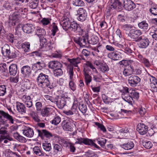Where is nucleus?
Masks as SVG:
<instances>
[{"label": "nucleus", "mask_w": 157, "mask_h": 157, "mask_svg": "<svg viewBox=\"0 0 157 157\" xmlns=\"http://www.w3.org/2000/svg\"><path fill=\"white\" fill-rule=\"evenodd\" d=\"M2 53L3 55L5 57H8L9 56V54L10 53V48L7 44H5L2 48Z\"/></svg>", "instance_id": "obj_26"}, {"label": "nucleus", "mask_w": 157, "mask_h": 157, "mask_svg": "<svg viewBox=\"0 0 157 157\" xmlns=\"http://www.w3.org/2000/svg\"><path fill=\"white\" fill-rule=\"evenodd\" d=\"M138 25L139 28L143 29H147L148 28V24L145 21H143L139 23Z\"/></svg>", "instance_id": "obj_44"}, {"label": "nucleus", "mask_w": 157, "mask_h": 157, "mask_svg": "<svg viewBox=\"0 0 157 157\" xmlns=\"http://www.w3.org/2000/svg\"><path fill=\"white\" fill-rule=\"evenodd\" d=\"M86 40V38L85 37L80 36L75 38L74 41L75 43L79 44L81 47H83L88 44V40Z\"/></svg>", "instance_id": "obj_15"}, {"label": "nucleus", "mask_w": 157, "mask_h": 157, "mask_svg": "<svg viewBox=\"0 0 157 157\" xmlns=\"http://www.w3.org/2000/svg\"><path fill=\"white\" fill-rule=\"evenodd\" d=\"M133 70L129 67H126L123 71V75L125 76L131 75L133 73Z\"/></svg>", "instance_id": "obj_39"}, {"label": "nucleus", "mask_w": 157, "mask_h": 157, "mask_svg": "<svg viewBox=\"0 0 157 157\" xmlns=\"http://www.w3.org/2000/svg\"><path fill=\"white\" fill-rule=\"evenodd\" d=\"M19 16L16 13H13L11 17H10L11 20L10 22L12 23V25H16L17 23L18 22Z\"/></svg>", "instance_id": "obj_36"}, {"label": "nucleus", "mask_w": 157, "mask_h": 157, "mask_svg": "<svg viewBox=\"0 0 157 157\" xmlns=\"http://www.w3.org/2000/svg\"><path fill=\"white\" fill-rule=\"evenodd\" d=\"M95 124L98 128H100V130L104 132L106 131V128L103 124L97 122H95Z\"/></svg>", "instance_id": "obj_59"}, {"label": "nucleus", "mask_w": 157, "mask_h": 157, "mask_svg": "<svg viewBox=\"0 0 157 157\" xmlns=\"http://www.w3.org/2000/svg\"><path fill=\"white\" fill-rule=\"evenodd\" d=\"M131 96L130 93L128 94L122 95L121 96L122 98L124 101L132 105L134 103V101Z\"/></svg>", "instance_id": "obj_29"}, {"label": "nucleus", "mask_w": 157, "mask_h": 157, "mask_svg": "<svg viewBox=\"0 0 157 157\" xmlns=\"http://www.w3.org/2000/svg\"><path fill=\"white\" fill-rule=\"evenodd\" d=\"M124 5L125 9L128 11L132 10L136 7L135 4L131 0H124Z\"/></svg>", "instance_id": "obj_16"}, {"label": "nucleus", "mask_w": 157, "mask_h": 157, "mask_svg": "<svg viewBox=\"0 0 157 157\" xmlns=\"http://www.w3.org/2000/svg\"><path fill=\"white\" fill-rule=\"evenodd\" d=\"M121 142L123 144L121 145L120 146L125 150H130L134 147V144L131 140L124 139L122 140Z\"/></svg>", "instance_id": "obj_8"}, {"label": "nucleus", "mask_w": 157, "mask_h": 157, "mask_svg": "<svg viewBox=\"0 0 157 157\" xmlns=\"http://www.w3.org/2000/svg\"><path fill=\"white\" fill-rule=\"evenodd\" d=\"M6 88L5 85H1L0 86V96H3L6 93Z\"/></svg>", "instance_id": "obj_53"}, {"label": "nucleus", "mask_w": 157, "mask_h": 157, "mask_svg": "<svg viewBox=\"0 0 157 157\" xmlns=\"http://www.w3.org/2000/svg\"><path fill=\"white\" fill-rule=\"evenodd\" d=\"M51 109L46 107L41 110L40 114L43 117H47L50 114Z\"/></svg>", "instance_id": "obj_38"}, {"label": "nucleus", "mask_w": 157, "mask_h": 157, "mask_svg": "<svg viewBox=\"0 0 157 157\" xmlns=\"http://www.w3.org/2000/svg\"><path fill=\"white\" fill-rule=\"evenodd\" d=\"M127 63L128 67L133 70L140 65V64L138 62L133 59L127 60Z\"/></svg>", "instance_id": "obj_24"}, {"label": "nucleus", "mask_w": 157, "mask_h": 157, "mask_svg": "<svg viewBox=\"0 0 157 157\" xmlns=\"http://www.w3.org/2000/svg\"><path fill=\"white\" fill-rule=\"evenodd\" d=\"M70 30L76 33H82L83 31V27L79 24L74 21L71 22Z\"/></svg>", "instance_id": "obj_12"}, {"label": "nucleus", "mask_w": 157, "mask_h": 157, "mask_svg": "<svg viewBox=\"0 0 157 157\" xmlns=\"http://www.w3.org/2000/svg\"><path fill=\"white\" fill-rule=\"evenodd\" d=\"M33 151L34 154L38 156H43L45 154V153L41 150L40 147L38 146L34 147L33 148Z\"/></svg>", "instance_id": "obj_33"}, {"label": "nucleus", "mask_w": 157, "mask_h": 157, "mask_svg": "<svg viewBox=\"0 0 157 157\" xmlns=\"http://www.w3.org/2000/svg\"><path fill=\"white\" fill-rule=\"evenodd\" d=\"M79 110L83 113H86L87 110L86 105H85L82 104L79 107Z\"/></svg>", "instance_id": "obj_60"}, {"label": "nucleus", "mask_w": 157, "mask_h": 157, "mask_svg": "<svg viewBox=\"0 0 157 157\" xmlns=\"http://www.w3.org/2000/svg\"><path fill=\"white\" fill-rule=\"evenodd\" d=\"M143 145L144 147L147 149H150L151 147L152 146V144L151 142L150 141H144L143 142Z\"/></svg>", "instance_id": "obj_50"}, {"label": "nucleus", "mask_w": 157, "mask_h": 157, "mask_svg": "<svg viewBox=\"0 0 157 157\" xmlns=\"http://www.w3.org/2000/svg\"><path fill=\"white\" fill-rule=\"evenodd\" d=\"M99 69L103 72L108 71L109 70V68L108 65L105 63L103 64L102 63Z\"/></svg>", "instance_id": "obj_48"}, {"label": "nucleus", "mask_w": 157, "mask_h": 157, "mask_svg": "<svg viewBox=\"0 0 157 157\" xmlns=\"http://www.w3.org/2000/svg\"><path fill=\"white\" fill-rule=\"evenodd\" d=\"M21 72L24 77H29L31 73V68L28 65L23 66L21 69Z\"/></svg>", "instance_id": "obj_17"}, {"label": "nucleus", "mask_w": 157, "mask_h": 157, "mask_svg": "<svg viewBox=\"0 0 157 157\" xmlns=\"http://www.w3.org/2000/svg\"><path fill=\"white\" fill-rule=\"evenodd\" d=\"M3 117L5 118L6 119L9 121V122L13 124L14 123V119L13 117L9 115L8 113L5 112L3 111V112L2 113V115Z\"/></svg>", "instance_id": "obj_37"}, {"label": "nucleus", "mask_w": 157, "mask_h": 157, "mask_svg": "<svg viewBox=\"0 0 157 157\" xmlns=\"http://www.w3.org/2000/svg\"><path fill=\"white\" fill-rule=\"evenodd\" d=\"M36 33L38 36H40V37L41 36L45 35L46 32L45 30L43 28L38 27L36 29Z\"/></svg>", "instance_id": "obj_40"}, {"label": "nucleus", "mask_w": 157, "mask_h": 157, "mask_svg": "<svg viewBox=\"0 0 157 157\" xmlns=\"http://www.w3.org/2000/svg\"><path fill=\"white\" fill-rule=\"evenodd\" d=\"M78 17L77 18L81 22L84 21L86 19L87 13L86 10L82 8H79L77 11Z\"/></svg>", "instance_id": "obj_9"}, {"label": "nucleus", "mask_w": 157, "mask_h": 157, "mask_svg": "<svg viewBox=\"0 0 157 157\" xmlns=\"http://www.w3.org/2000/svg\"><path fill=\"white\" fill-rule=\"evenodd\" d=\"M87 65L88 67H90L91 69L93 71L95 72L96 74H98V72L97 71L96 69L94 66L93 64L89 62H88L87 63Z\"/></svg>", "instance_id": "obj_61"}, {"label": "nucleus", "mask_w": 157, "mask_h": 157, "mask_svg": "<svg viewBox=\"0 0 157 157\" xmlns=\"http://www.w3.org/2000/svg\"><path fill=\"white\" fill-rule=\"evenodd\" d=\"M36 131L38 133V136L40 137L42 140L44 139L45 137L50 139L51 137L54 136L55 135L54 134L53 135L46 129H36Z\"/></svg>", "instance_id": "obj_6"}, {"label": "nucleus", "mask_w": 157, "mask_h": 157, "mask_svg": "<svg viewBox=\"0 0 157 157\" xmlns=\"http://www.w3.org/2000/svg\"><path fill=\"white\" fill-rule=\"evenodd\" d=\"M42 147L44 150L47 151H49L51 149V144L50 143H43Z\"/></svg>", "instance_id": "obj_52"}, {"label": "nucleus", "mask_w": 157, "mask_h": 157, "mask_svg": "<svg viewBox=\"0 0 157 157\" xmlns=\"http://www.w3.org/2000/svg\"><path fill=\"white\" fill-rule=\"evenodd\" d=\"M39 0H31L29 2V6L32 9H34L37 7Z\"/></svg>", "instance_id": "obj_43"}, {"label": "nucleus", "mask_w": 157, "mask_h": 157, "mask_svg": "<svg viewBox=\"0 0 157 157\" xmlns=\"http://www.w3.org/2000/svg\"><path fill=\"white\" fill-rule=\"evenodd\" d=\"M147 129V127L143 123H140L137 125L136 130L141 135L145 134Z\"/></svg>", "instance_id": "obj_18"}, {"label": "nucleus", "mask_w": 157, "mask_h": 157, "mask_svg": "<svg viewBox=\"0 0 157 157\" xmlns=\"http://www.w3.org/2000/svg\"><path fill=\"white\" fill-rule=\"evenodd\" d=\"M88 71L87 70H84L83 71V74L85 77L86 84L88 85L92 81V77L89 75Z\"/></svg>", "instance_id": "obj_35"}, {"label": "nucleus", "mask_w": 157, "mask_h": 157, "mask_svg": "<svg viewBox=\"0 0 157 157\" xmlns=\"http://www.w3.org/2000/svg\"><path fill=\"white\" fill-rule=\"evenodd\" d=\"M117 6H118V8L119 7L121 8L122 7L121 3L118 0H111L110 3V8L111 9H115Z\"/></svg>", "instance_id": "obj_31"}, {"label": "nucleus", "mask_w": 157, "mask_h": 157, "mask_svg": "<svg viewBox=\"0 0 157 157\" xmlns=\"http://www.w3.org/2000/svg\"><path fill=\"white\" fill-rule=\"evenodd\" d=\"M51 51V49L49 45H46L43 46L39 50L32 52L33 56H36L44 57L45 55H48V52Z\"/></svg>", "instance_id": "obj_3"}, {"label": "nucleus", "mask_w": 157, "mask_h": 157, "mask_svg": "<svg viewBox=\"0 0 157 157\" xmlns=\"http://www.w3.org/2000/svg\"><path fill=\"white\" fill-rule=\"evenodd\" d=\"M137 57L140 61L143 63L145 67H149L151 66V64L149 60L147 59L144 57L142 55L139 54L137 56Z\"/></svg>", "instance_id": "obj_27"}, {"label": "nucleus", "mask_w": 157, "mask_h": 157, "mask_svg": "<svg viewBox=\"0 0 157 157\" xmlns=\"http://www.w3.org/2000/svg\"><path fill=\"white\" fill-rule=\"evenodd\" d=\"M83 143L86 145H91L94 146L97 148L100 149V147L94 143V141L91 139L87 138H80L76 139L75 144H81Z\"/></svg>", "instance_id": "obj_4"}, {"label": "nucleus", "mask_w": 157, "mask_h": 157, "mask_svg": "<svg viewBox=\"0 0 157 157\" xmlns=\"http://www.w3.org/2000/svg\"><path fill=\"white\" fill-rule=\"evenodd\" d=\"M17 71V65L16 64H12L9 67V73L10 75L15 76Z\"/></svg>", "instance_id": "obj_30"}, {"label": "nucleus", "mask_w": 157, "mask_h": 157, "mask_svg": "<svg viewBox=\"0 0 157 157\" xmlns=\"http://www.w3.org/2000/svg\"><path fill=\"white\" fill-rule=\"evenodd\" d=\"M39 112H36L34 111H32L30 114V115L32 119L35 122H39L40 121V117L39 115Z\"/></svg>", "instance_id": "obj_34"}, {"label": "nucleus", "mask_w": 157, "mask_h": 157, "mask_svg": "<svg viewBox=\"0 0 157 157\" xmlns=\"http://www.w3.org/2000/svg\"><path fill=\"white\" fill-rule=\"evenodd\" d=\"M13 136L15 139L20 142L25 143L26 142V138L20 135L18 132L14 133Z\"/></svg>", "instance_id": "obj_32"}, {"label": "nucleus", "mask_w": 157, "mask_h": 157, "mask_svg": "<svg viewBox=\"0 0 157 157\" xmlns=\"http://www.w3.org/2000/svg\"><path fill=\"white\" fill-rule=\"evenodd\" d=\"M108 57L114 61L118 60L121 59V55L119 53L115 52H112L109 53L107 55Z\"/></svg>", "instance_id": "obj_21"}, {"label": "nucleus", "mask_w": 157, "mask_h": 157, "mask_svg": "<svg viewBox=\"0 0 157 157\" xmlns=\"http://www.w3.org/2000/svg\"><path fill=\"white\" fill-rule=\"evenodd\" d=\"M35 27L31 24L24 25L22 27L23 31L26 33H29L33 31Z\"/></svg>", "instance_id": "obj_23"}, {"label": "nucleus", "mask_w": 157, "mask_h": 157, "mask_svg": "<svg viewBox=\"0 0 157 157\" xmlns=\"http://www.w3.org/2000/svg\"><path fill=\"white\" fill-rule=\"evenodd\" d=\"M21 99L27 107L30 108L32 106V100L29 95H23L21 96Z\"/></svg>", "instance_id": "obj_14"}, {"label": "nucleus", "mask_w": 157, "mask_h": 157, "mask_svg": "<svg viewBox=\"0 0 157 157\" xmlns=\"http://www.w3.org/2000/svg\"><path fill=\"white\" fill-rule=\"evenodd\" d=\"M131 90H130L129 92V89L128 87H124L123 90L121 91L122 93V95H124V94H128L129 93H130V92H131Z\"/></svg>", "instance_id": "obj_62"}, {"label": "nucleus", "mask_w": 157, "mask_h": 157, "mask_svg": "<svg viewBox=\"0 0 157 157\" xmlns=\"http://www.w3.org/2000/svg\"><path fill=\"white\" fill-rule=\"evenodd\" d=\"M66 98L64 97H61L57 99L56 104L59 109H62L66 105Z\"/></svg>", "instance_id": "obj_20"}, {"label": "nucleus", "mask_w": 157, "mask_h": 157, "mask_svg": "<svg viewBox=\"0 0 157 157\" xmlns=\"http://www.w3.org/2000/svg\"><path fill=\"white\" fill-rule=\"evenodd\" d=\"M142 32L138 29H131L128 34V36L131 38L137 40L142 34Z\"/></svg>", "instance_id": "obj_10"}, {"label": "nucleus", "mask_w": 157, "mask_h": 157, "mask_svg": "<svg viewBox=\"0 0 157 157\" xmlns=\"http://www.w3.org/2000/svg\"><path fill=\"white\" fill-rule=\"evenodd\" d=\"M61 121V117L59 116L56 115L53 120L52 121L51 123L52 124L55 125H57L59 124Z\"/></svg>", "instance_id": "obj_42"}, {"label": "nucleus", "mask_w": 157, "mask_h": 157, "mask_svg": "<svg viewBox=\"0 0 157 157\" xmlns=\"http://www.w3.org/2000/svg\"><path fill=\"white\" fill-rule=\"evenodd\" d=\"M62 19V20L60 22V23L63 29L66 31L69 29L71 24L69 18L67 16H64Z\"/></svg>", "instance_id": "obj_11"}, {"label": "nucleus", "mask_w": 157, "mask_h": 157, "mask_svg": "<svg viewBox=\"0 0 157 157\" xmlns=\"http://www.w3.org/2000/svg\"><path fill=\"white\" fill-rule=\"evenodd\" d=\"M136 42H139L138 44L139 47L141 48H145L149 45L150 41L148 39L144 37V36H141L139 37L137 40H136Z\"/></svg>", "instance_id": "obj_5"}, {"label": "nucleus", "mask_w": 157, "mask_h": 157, "mask_svg": "<svg viewBox=\"0 0 157 157\" xmlns=\"http://www.w3.org/2000/svg\"><path fill=\"white\" fill-rule=\"evenodd\" d=\"M151 90L153 92H157V83L151 85Z\"/></svg>", "instance_id": "obj_64"}, {"label": "nucleus", "mask_w": 157, "mask_h": 157, "mask_svg": "<svg viewBox=\"0 0 157 157\" xmlns=\"http://www.w3.org/2000/svg\"><path fill=\"white\" fill-rule=\"evenodd\" d=\"M84 3L81 0H75L73 5L76 6H83Z\"/></svg>", "instance_id": "obj_58"}, {"label": "nucleus", "mask_w": 157, "mask_h": 157, "mask_svg": "<svg viewBox=\"0 0 157 157\" xmlns=\"http://www.w3.org/2000/svg\"><path fill=\"white\" fill-rule=\"evenodd\" d=\"M36 80L38 86L42 88H46L48 87L52 89L53 87L50 85L49 76L43 73H41L39 74Z\"/></svg>", "instance_id": "obj_1"}, {"label": "nucleus", "mask_w": 157, "mask_h": 157, "mask_svg": "<svg viewBox=\"0 0 157 157\" xmlns=\"http://www.w3.org/2000/svg\"><path fill=\"white\" fill-rule=\"evenodd\" d=\"M130 95L133 98L138 99L139 98V93L136 92L135 90H131L130 92Z\"/></svg>", "instance_id": "obj_47"}, {"label": "nucleus", "mask_w": 157, "mask_h": 157, "mask_svg": "<svg viewBox=\"0 0 157 157\" xmlns=\"http://www.w3.org/2000/svg\"><path fill=\"white\" fill-rule=\"evenodd\" d=\"M141 79L138 76L136 75H132L128 79V83L132 87L136 86L140 81Z\"/></svg>", "instance_id": "obj_7"}, {"label": "nucleus", "mask_w": 157, "mask_h": 157, "mask_svg": "<svg viewBox=\"0 0 157 157\" xmlns=\"http://www.w3.org/2000/svg\"><path fill=\"white\" fill-rule=\"evenodd\" d=\"M71 121L68 119L63 121L62 122L61 126L64 131H71L73 130Z\"/></svg>", "instance_id": "obj_13"}, {"label": "nucleus", "mask_w": 157, "mask_h": 157, "mask_svg": "<svg viewBox=\"0 0 157 157\" xmlns=\"http://www.w3.org/2000/svg\"><path fill=\"white\" fill-rule=\"evenodd\" d=\"M30 44L29 42H25L21 44V47L25 52H28L30 50Z\"/></svg>", "instance_id": "obj_41"}, {"label": "nucleus", "mask_w": 157, "mask_h": 157, "mask_svg": "<svg viewBox=\"0 0 157 157\" xmlns=\"http://www.w3.org/2000/svg\"><path fill=\"white\" fill-rule=\"evenodd\" d=\"M68 60L70 62V63L69 64H66L67 67V73H69V71H71L74 74L73 67H78V64L80 63L81 59L80 58L77 57L76 58L72 59H68Z\"/></svg>", "instance_id": "obj_2"}, {"label": "nucleus", "mask_w": 157, "mask_h": 157, "mask_svg": "<svg viewBox=\"0 0 157 157\" xmlns=\"http://www.w3.org/2000/svg\"><path fill=\"white\" fill-rule=\"evenodd\" d=\"M97 140L98 144H100L101 147L103 148L104 147L105 144L106 143V140L104 138H98L97 139Z\"/></svg>", "instance_id": "obj_49"}, {"label": "nucleus", "mask_w": 157, "mask_h": 157, "mask_svg": "<svg viewBox=\"0 0 157 157\" xmlns=\"http://www.w3.org/2000/svg\"><path fill=\"white\" fill-rule=\"evenodd\" d=\"M17 109L18 112L22 114L26 113V108L25 105L20 102H17Z\"/></svg>", "instance_id": "obj_28"}, {"label": "nucleus", "mask_w": 157, "mask_h": 157, "mask_svg": "<svg viewBox=\"0 0 157 157\" xmlns=\"http://www.w3.org/2000/svg\"><path fill=\"white\" fill-rule=\"evenodd\" d=\"M132 28L131 25L128 24H125L122 25L121 27V28L123 30L128 32L131 30V29Z\"/></svg>", "instance_id": "obj_51"}, {"label": "nucleus", "mask_w": 157, "mask_h": 157, "mask_svg": "<svg viewBox=\"0 0 157 157\" xmlns=\"http://www.w3.org/2000/svg\"><path fill=\"white\" fill-rule=\"evenodd\" d=\"M98 42V38L97 37H92L90 40L88 41V43L93 44H96Z\"/></svg>", "instance_id": "obj_57"}, {"label": "nucleus", "mask_w": 157, "mask_h": 157, "mask_svg": "<svg viewBox=\"0 0 157 157\" xmlns=\"http://www.w3.org/2000/svg\"><path fill=\"white\" fill-rule=\"evenodd\" d=\"M69 76V86L70 88L73 91L76 90V85L73 81L74 74L72 71H69L67 73Z\"/></svg>", "instance_id": "obj_19"}, {"label": "nucleus", "mask_w": 157, "mask_h": 157, "mask_svg": "<svg viewBox=\"0 0 157 157\" xmlns=\"http://www.w3.org/2000/svg\"><path fill=\"white\" fill-rule=\"evenodd\" d=\"M23 133L25 136L30 138L33 136L34 133L33 129L29 127H26L23 130Z\"/></svg>", "instance_id": "obj_25"}, {"label": "nucleus", "mask_w": 157, "mask_h": 157, "mask_svg": "<svg viewBox=\"0 0 157 157\" xmlns=\"http://www.w3.org/2000/svg\"><path fill=\"white\" fill-rule=\"evenodd\" d=\"M48 67L49 68L54 69L55 68H61L62 67V64L56 61H52L50 62L48 64Z\"/></svg>", "instance_id": "obj_22"}, {"label": "nucleus", "mask_w": 157, "mask_h": 157, "mask_svg": "<svg viewBox=\"0 0 157 157\" xmlns=\"http://www.w3.org/2000/svg\"><path fill=\"white\" fill-rule=\"evenodd\" d=\"M61 68H58L53 71V74L55 76H61L63 74V71L61 69Z\"/></svg>", "instance_id": "obj_45"}, {"label": "nucleus", "mask_w": 157, "mask_h": 157, "mask_svg": "<svg viewBox=\"0 0 157 157\" xmlns=\"http://www.w3.org/2000/svg\"><path fill=\"white\" fill-rule=\"evenodd\" d=\"M50 19L49 18H44L41 20L40 22L44 25H47L50 22Z\"/></svg>", "instance_id": "obj_55"}, {"label": "nucleus", "mask_w": 157, "mask_h": 157, "mask_svg": "<svg viewBox=\"0 0 157 157\" xmlns=\"http://www.w3.org/2000/svg\"><path fill=\"white\" fill-rule=\"evenodd\" d=\"M150 12L154 15H157V6L151 7L149 10Z\"/></svg>", "instance_id": "obj_54"}, {"label": "nucleus", "mask_w": 157, "mask_h": 157, "mask_svg": "<svg viewBox=\"0 0 157 157\" xmlns=\"http://www.w3.org/2000/svg\"><path fill=\"white\" fill-rule=\"evenodd\" d=\"M124 52L128 55H132L134 52L130 48L126 47L124 49Z\"/></svg>", "instance_id": "obj_63"}, {"label": "nucleus", "mask_w": 157, "mask_h": 157, "mask_svg": "<svg viewBox=\"0 0 157 157\" xmlns=\"http://www.w3.org/2000/svg\"><path fill=\"white\" fill-rule=\"evenodd\" d=\"M52 35L53 36H54L56 33L58 31L59 29L57 25L55 23L53 22L52 23Z\"/></svg>", "instance_id": "obj_46"}, {"label": "nucleus", "mask_w": 157, "mask_h": 157, "mask_svg": "<svg viewBox=\"0 0 157 157\" xmlns=\"http://www.w3.org/2000/svg\"><path fill=\"white\" fill-rule=\"evenodd\" d=\"M54 151L56 153H57L58 151H61L62 150V147L58 144H54Z\"/></svg>", "instance_id": "obj_56"}]
</instances>
